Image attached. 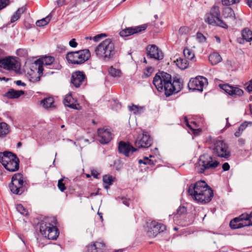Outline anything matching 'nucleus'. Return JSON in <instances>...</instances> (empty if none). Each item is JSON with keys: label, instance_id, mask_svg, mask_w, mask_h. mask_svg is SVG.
Returning a JSON list of instances; mask_svg holds the SVG:
<instances>
[{"label": "nucleus", "instance_id": "obj_1", "mask_svg": "<svg viewBox=\"0 0 252 252\" xmlns=\"http://www.w3.org/2000/svg\"><path fill=\"white\" fill-rule=\"evenodd\" d=\"M153 83L159 92H164L167 97L179 92L183 86L180 79L174 78L172 81L171 75L164 72H158Z\"/></svg>", "mask_w": 252, "mask_h": 252}, {"label": "nucleus", "instance_id": "obj_2", "mask_svg": "<svg viewBox=\"0 0 252 252\" xmlns=\"http://www.w3.org/2000/svg\"><path fill=\"white\" fill-rule=\"evenodd\" d=\"M209 148L212 151V155L205 154L200 157L198 164L195 166V170L198 173H203L206 170L215 169L220 164V140H214Z\"/></svg>", "mask_w": 252, "mask_h": 252}, {"label": "nucleus", "instance_id": "obj_3", "mask_svg": "<svg viewBox=\"0 0 252 252\" xmlns=\"http://www.w3.org/2000/svg\"><path fill=\"white\" fill-rule=\"evenodd\" d=\"M188 193L197 202L202 204L209 202L213 196V190L204 181H199L191 185L189 188Z\"/></svg>", "mask_w": 252, "mask_h": 252}, {"label": "nucleus", "instance_id": "obj_4", "mask_svg": "<svg viewBox=\"0 0 252 252\" xmlns=\"http://www.w3.org/2000/svg\"><path fill=\"white\" fill-rule=\"evenodd\" d=\"M57 222L54 217L44 218L37 225L41 235L48 239L56 240L59 235V230L56 226Z\"/></svg>", "mask_w": 252, "mask_h": 252}, {"label": "nucleus", "instance_id": "obj_5", "mask_svg": "<svg viewBox=\"0 0 252 252\" xmlns=\"http://www.w3.org/2000/svg\"><path fill=\"white\" fill-rule=\"evenodd\" d=\"M97 57L105 61H109L114 57L115 50L114 43L110 38L106 39L95 48Z\"/></svg>", "mask_w": 252, "mask_h": 252}, {"label": "nucleus", "instance_id": "obj_6", "mask_svg": "<svg viewBox=\"0 0 252 252\" xmlns=\"http://www.w3.org/2000/svg\"><path fill=\"white\" fill-rule=\"evenodd\" d=\"M0 162L6 170L10 172L17 171L19 168V158L15 154L10 152L0 153Z\"/></svg>", "mask_w": 252, "mask_h": 252}, {"label": "nucleus", "instance_id": "obj_7", "mask_svg": "<svg viewBox=\"0 0 252 252\" xmlns=\"http://www.w3.org/2000/svg\"><path fill=\"white\" fill-rule=\"evenodd\" d=\"M90 57V51L88 49H84L68 53L66 55V59L69 63L80 64L87 61Z\"/></svg>", "mask_w": 252, "mask_h": 252}, {"label": "nucleus", "instance_id": "obj_8", "mask_svg": "<svg viewBox=\"0 0 252 252\" xmlns=\"http://www.w3.org/2000/svg\"><path fill=\"white\" fill-rule=\"evenodd\" d=\"M26 184V182L23 180V175L16 173L12 176L9 187L13 194L21 195L25 190Z\"/></svg>", "mask_w": 252, "mask_h": 252}, {"label": "nucleus", "instance_id": "obj_9", "mask_svg": "<svg viewBox=\"0 0 252 252\" xmlns=\"http://www.w3.org/2000/svg\"><path fill=\"white\" fill-rule=\"evenodd\" d=\"M208 85L207 79L203 76H198L194 78H191L189 83L188 88L192 91L202 92L203 88Z\"/></svg>", "mask_w": 252, "mask_h": 252}, {"label": "nucleus", "instance_id": "obj_10", "mask_svg": "<svg viewBox=\"0 0 252 252\" xmlns=\"http://www.w3.org/2000/svg\"><path fill=\"white\" fill-rule=\"evenodd\" d=\"M205 21L213 26H220V16L219 6L215 5L209 14L206 15Z\"/></svg>", "mask_w": 252, "mask_h": 252}, {"label": "nucleus", "instance_id": "obj_11", "mask_svg": "<svg viewBox=\"0 0 252 252\" xmlns=\"http://www.w3.org/2000/svg\"><path fill=\"white\" fill-rule=\"evenodd\" d=\"M152 144V139L146 132H143L135 141L134 145L140 148H147Z\"/></svg>", "mask_w": 252, "mask_h": 252}, {"label": "nucleus", "instance_id": "obj_12", "mask_svg": "<svg viewBox=\"0 0 252 252\" xmlns=\"http://www.w3.org/2000/svg\"><path fill=\"white\" fill-rule=\"evenodd\" d=\"M248 214H243L238 217L234 218L230 221L229 225L232 229H237L246 226H249L247 223Z\"/></svg>", "mask_w": 252, "mask_h": 252}, {"label": "nucleus", "instance_id": "obj_13", "mask_svg": "<svg viewBox=\"0 0 252 252\" xmlns=\"http://www.w3.org/2000/svg\"><path fill=\"white\" fill-rule=\"evenodd\" d=\"M0 67L9 70H16L18 68V63L12 57L5 58L0 60Z\"/></svg>", "mask_w": 252, "mask_h": 252}, {"label": "nucleus", "instance_id": "obj_14", "mask_svg": "<svg viewBox=\"0 0 252 252\" xmlns=\"http://www.w3.org/2000/svg\"><path fill=\"white\" fill-rule=\"evenodd\" d=\"M55 61V59L52 56H45L37 60L36 63L39 64L38 68V73L41 75L45 70L44 67L48 65H51Z\"/></svg>", "mask_w": 252, "mask_h": 252}, {"label": "nucleus", "instance_id": "obj_15", "mask_svg": "<svg viewBox=\"0 0 252 252\" xmlns=\"http://www.w3.org/2000/svg\"><path fill=\"white\" fill-rule=\"evenodd\" d=\"M147 56L150 58L158 60H162L163 58V55L162 51L155 45H148L146 48Z\"/></svg>", "mask_w": 252, "mask_h": 252}, {"label": "nucleus", "instance_id": "obj_16", "mask_svg": "<svg viewBox=\"0 0 252 252\" xmlns=\"http://www.w3.org/2000/svg\"><path fill=\"white\" fill-rule=\"evenodd\" d=\"M221 90H223L226 94L233 97L241 96L244 94L242 89L228 84H221Z\"/></svg>", "mask_w": 252, "mask_h": 252}, {"label": "nucleus", "instance_id": "obj_17", "mask_svg": "<svg viewBox=\"0 0 252 252\" xmlns=\"http://www.w3.org/2000/svg\"><path fill=\"white\" fill-rule=\"evenodd\" d=\"M97 134L98 140L103 144L109 143L112 138L111 131L107 129L103 128L98 129Z\"/></svg>", "mask_w": 252, "mask_h": 252}, {"label": "nucleus", "instance_id": "obj_18", "mask_svg": "<svg viewBox=\"0 0 252 252\" xmlns=\"http://www.w3.org/2000/svg\"><path fill=\"white\" fill-rule=\"evenodd\" d=\"M85 79V74L82 71H78L72 73L71 82L76 88H78L83 84Z\"/></svg>", "mask_w": 252, "mask_h": 252}, {"label": "nucleus", "instance_id": "obj_19", "mask_svg": "<svg viewBox=\"0 0 252 252\" xmlns=\"http://www.w3.org/2000/svg\"><path fill=\"white\" fill-rule=\"evenodd\" d=\"M118 150L120 153L123 154L125 156L128 157L129 153H132L137 151V149L134 148L129 144L121 141L119 144Z\"/></svg>", "mask_w": 252, "mask_h": 252}, {"label": "nucleus", "instance_id": "obj_20", "mask_svg": "<svg viewBox=\"0 0 252 252\" xmlns=\"http://www.w3.org/2000/svg\"><path fill=\"white\" fill-rule=\"evenodd\" d=\"M146 27L145 25L135 28H128L123 30L120 32V34L121 36L126 37L130 35L141 32L145 30Z\"/></svg>", "mask_w": 252, "mask_h": 252}, {"label": "nucleus", "instance_id": "obj_21", "mask_svg": "<svg viewBox=\"0 0 252 252\" xmlns=\"http://www.w3.org/2000/svg\"><path fill=\"white\" fill-rule=\"evenodd\" d=\"M242 38H238L237 42L241 44H243L245 42L252 41V31L248 28H244L241 32Z\"/></svg>", "mask_w": 252, "mask_h": 252}, {"label": "nucleus", "instance_id": "obj_22", "mask_svg": "<svg viewBox=\"0 0 252 252\" xmlns=\"http://www.w3.org/2000/svg\"><path fill=\"white\" fill-rule=\"evenodd\" d=\"M151 229L150 232H153V236H156L158 233L163 232L166 229V226L161 223L152 222Z\"/></svg>", "mask_w": 252, "mask_h": 252}, {"label": "nucleus", "instance_id": "obj_23", "mask_svg": "<svg viewBox=\"0 0 252 252\" xmlns=\"http://www.w3.org/2000/svg\"><path fill=\"white\" fill-rule=\"evenodd\" d=\"M75 102L76 100L73 98L71 94L66 95L63 100V103L66 106L73 109H77L76 104L75 103Z\"/></svg>", "mask_w": 252, "mask_h": 252}, {"label": "nucleus", "instance_id": "obj_24", "mask_svg": "<svg viewBox=\"0 0 252 252\" xmlns=\"http://www.w3.org/2000/svg\"><path fill=\"white\" fill-rule=\"evenodd\" d=\"M25 93L24 91H16L13 89H10L5 94V96L10 99L17 98Z\"/></svg>", "mask_w": 252, "mask_h": 252}, {"label": "nucleus", "instance_id": "obj_25", "mask_svg": "<svg viewBox=\"0 0 252 252\" xmlns=\"http://www.w3.org/2000/svg\"><path fill=\"white\" fill-rule=\"evenodd\" d=\"M40 104L45 109H47L55 107L54 98L52 97L44 98L41 101Z\"/></svg>", "mask_w": 252, "mask_h": 252}, {"label": "nucleus", "instance_id": "obj_26", "mask_svg": "<svg viewBox=\"0 0 252 252\" xmlns=\"http://www.w3.org/2000/svg\"><path fill=\"white\" fill-rule=\"evenodd\" d=\"M26 8L25 6L19 8L12 16L10 22L13 23L18 20L20 18L21 14H23L26 11Z\"/></svg>", "mask_w": 252, "mask_h": 252}, {"label": "nucleus", "instance_id": "obj_27", "mask_svg": "<svg viewBox=\"0 0 252 252\" xmlns=\"http://www.w3.org/2000/svg\"><path fill=\"white\" fill-rule=\"evenodd\" d=\"M209 60L213 65H216L220 61V56L218 53H213L209 56Z\"/></svg>", "mask_w": 252, "mask_h": 252}, {"label": "nucleus", "instance_id": "obj_28", "mask_svg": "<svg viewBox=\"0 0 252 252\" xmlns=\"http://www.w3.org/2000/svg\"><path fill=\"white\" fill-rule=\"evenodd\" d=\"M230 155V151L227 144L221 141V158H227Z\"/></svg>", "mask_w": 252, "mask_h": 252}, {"label": "nucleus", "instance_id": "obj_29", "mask_svg": "<svg viewBox=\"0 0 252 252\" xmlns=\"http://www.w3.org/2000/svg\"><path fill=\"white\" fill-rule=\"evenodd\" d=\"M176 65L181 69H185L188 67V63L186 59L179 58L175 62Z\"/></svg>", "mask_w": 252, "mask_h": 252}, {"label": "nucleus", "instance_id": "obj_30", "mask_svg": "<svg viewBox=\"0 0 252 252\" xmlns=\"http://www.w3.org/2000/svg\"><path fill=\"white\" fill-rule=\"evenodd\" d=\"M184 55L186 58L188 60L195 61L194 60V52L189 48H185L183 51Z\"/></svg>", "mask_w": 252, "mask_h": 252}, {"label": "nucleus", "instance_id": "obj_31", "mask_svg": "<svg viewBox=\"0 0 252 252\" xmlns=\"http://www.w3.org/2000/svg\"><path fill=\"white\" fill-rule=\"evenodd\" d=\"M51 16L50 15H48L45 18H44L41 20H37L36 22V25L37 27H43L47 25L50 21Z\"/></svg>", "mask_w": 252, "mask_h": 252}, {"label": "nucleus", "instance_id": "obj_32", "mask_svg": "<svg viewBox=\"0 0 252 252\" xmlns=\"http://www.w3.org/2000/svg\"><path fill=\"white\" fill-rule=\"evenodd\" d=\"M109 74L113 77H119L121 75V71L120 69H116L113 66H111L108 70Z\"/></svg>", "mask_w": 252, "mask_h": 252}, {"label": "nucleus", "instance_id": "obj_33", "mask_svg": "<svg viewBox=\"0 0 252 252\" xmlns=\"http://www.w3.org/2000/svg\"><path fill=\"white\" fill-rule=\"evenodd\" d=\"M248 127V125H247V121L244 122L239 127L238 130L235 132L234 135L236 137H240L242 132Z\"/></svg>", "mask_w": 252, "mask_h": 252}, {"label": "nucleus", "instance_id": "obj_34", "mask_svg": "<svg viewBox=\"0 0 252 252\" xmlns=\"http://www.w3.org/2000/svg\"><path fill=\"white\" fill-rule=\"evenodd\" d=\"M144 109V107L139 106L134 104H132V106H129V110L133 111V113L135 114H140L143 112Z\"/></svg>", "mask_w": 252, "mask_h": 252}, {"label": "nucleus", "instance_id": "obj_35", "mask_svg": "<svg viewBox=\"0 0 252 252\" xmlns=\"http://www.w3.org/2000/svg\"><path fill=\"white\" fill-rule=\"evenodd\" d=\"M8 132V126L5 123H0V135H6Z\"/></svg>", "mask_w": 252, "mask_h": 252}, {"label": "nucleus", "instance_id": "obj_36", "mask_svg": "<svg viewBox=\"0 0 252 252\" xmlns=\"http://www.w3.org/2000/svg\"><path fill=\"white\" fill-rule=\"evenodd\" d=\"M222 15L225 18L232 17L234 15V12L231 8L226 7L222 9Z\"/></svg>", "mask_w": 252, "mask_h": 252}, {"label": "nucleus", "instance_id": "obj_37", "mask_svg": "<svg viewBox=\"0 0 252 252\" xmlns=\"http://www.w3.org/2000/svg\"><path fill=\"white\" fill-rule=\"evenodd\" d=\"M94 245L95 246L96 252H103L105 248V245L103 242H96Z\"/></svg>", "mask_w": 252, "mask_h": 252}, {"label": "nucleus", "instance_id": "obj_38", "mask_svg": "<svg viewBox=\"0 0 252 252\" xmlns=\"http://www.w3.org/2000/svg\"><path fill=\"white\" fill-rule=\"evenodd\" d=\"M16 209L18 212H19L21 214L24 216H28V210L24 207V206L21 204H19L16 205Z\"/></svg>", "mask_w": 252, "mask_h": 252}, {"label": "nucleus", "instance_id": "obj_39", "mask_svg": "<svg viewBox=\"0 0 252 252\" xmlns=\"http://www.w3.org/2000/svg\"><path fill=\"white\" fill-rule=\"evenodd\" d=\"M65 178H62L58 181V187L59 189L62 191L63 192L66 189V187L65 186V182L63 183V180Z\"/></svg>", "mask_w": 252, "mask_h": 252}, {"label": "nucleus", "instance_id": "obj_40", "mask_svg": "<svg viewBox=\"0 0 252 252\" xmlns=\"http://www.w3.org/2000/svg\"><path fill=\"white\" fill-rule=\"evenodd\" d=\"M103 181L104 183L108 185V186L111 185L113 182V178L112 176L104 175L103 177Z\"/></svg>", "mask_w": 252, "mask_h": 252}, {"label": "nucleus", "instance_id": "obj_41", "mask_svg": "<svg viewBox=\"0 0 252 252\" xmlns=\"http://www.w3.org/2000/svg\"><path fill=\"white\" fill-rule=\"evenodd\" d=\"M240 0H221V3L223 5L229 6L239 2Z\"/></svg>", "mask_w": 252, "mask_h": 252}, {"label": "nucleus", "instance_id": "obj_42", "mask_svg": "<svg viewBox=\"0 0 252 252\" xmlns=\"http://www.w3.org/2000/svg\"><path fill=\"white\" fill-rule=\"evenodd\" d=\"M9 3V0H0V10L5 8Z\"/></svg>", "mask_w": 252, "mask_h": 252}, {"label": "nucleus", "instance_id": "obj_43", "mask_svg": "<svg viewBox=\"0 0 252 252\" xmlns=\"http://www.w3.org/2000/svg\"><path fill=\"white\" fill-rule=\"evenodd\" d=\"M189 28L185 26L181 27L179 30V33L181 34H186L189 32Z\"/></svg>", "mask_w": 252, "mask_h": 252}, {"label": "nucleus", "instance_id": "obj_44", "mask_svg": "<svg viewBox=\"0 0 252 252\" xmlns=\"http://www.w3.org/2000/svg\"><path fill=\"white\" fill-rule=\"evenodd\" d=\"M196 38L199 42H204L206 40V38L203 34L197 32L196 34Z\"/></svg>", "mask_w": 252, "mask_h": 252}, {"label": "nucleus", "instance_id": "obj_45", "mask_svg": "<svg viewBox=\"0 0 252 252\" xmlns=\"http://www.w3.org/2000/svg\"><path fill=\"white\" fill-rule=\"evenodd\" d=\"M69 45L70 47L75 48L77 47L78 43L76 42L75 39H72L69 42Z\"/></svg>", "mask_w": 252, "mask_h": 252}, {"label": "nucleus", "instance_id": "obj_46", "mask_svg": "<svg viewBox=\"0 0 252 252\" xmlns=\"http://www.w3.org/2000/svg\"><path fill=\"white\" fill-rule=\"evenodd\" d=\"M95 247L94 244L88 247L87 252H96Z\"/></svg>", "mask_w": 252, "mask_h": 252}, {"label": "nucleus", "instance_id": "obj_47", "mask_svg": "<svg viewBox=\"0 0 252 252\" xmlns=\"http://www.w3.org/2000/svg\"><path fill=\"white\" fill-rule=\"evenodd\" d=\"M152 68L151 67H148L146 69V72H144V75L146 77H149L152 73Z\"/></svg>", "mask_w": 252, "mask_h": 252}, {"label": "nucleus", "instance_id": "obj_48", "mask_svg": "<svg viewBox=\"0 0 252 252\" xmlns=\"http://www.w3.org/2000/svg\"><path fill=\"white\" fill-rule=\"evenodd\" d=\"M247 218H247V223H249V226L252 225V212L248 214Z\"/></svg>", "mask_w": 252, "mask_h": 252}, {"label": "nucleus", "instance_id": "obj_49", "mask_svg": "<svg viewBox=\"0 0 252 252\" xmlns=\"http://www.w3.org/2000/svg\"><path fill=\"white\" fill-rule=\"evenodd\" d=\"M106 35L105 34H98L96 36H95L94 37V40L95 41H98L99 40V39L102 37H103V36H106Z\"/></svg>", "mask_w": 252, "mask_h": 252}, {"label": "nucleus", "instance_id": "obj_50", "mask_svg": "<svg viewBox=\"0 0 252 252\" xmlns=\"http://www.w3.org/2000/svg\"><path fill=\"white\" fill-rule=\"evenodd\" d=\"M222 168L224 171H227L229 169L230 166L227 162H225L224 164H223Z\"/></svg>", "mask_w": 252, "mask_h": 252}, {"label": "nucleus", "instance_id": "obj_51", "mask_svg": "<svg viewBox=\"0 0 252 252\" xmlns=\"http://www.w3.org/2000/svg\"><path fill=\"white\" fill-rule=\"evenodd\" d=\"M186 209L184 207H180L177 210V213L178 214H181L185 212Z\"/></svg>", "mask_w": 252, "mask_h": 252}, {"label": "nucleus", "instance_id": "obj_52", "mask_svg": "<svg viewBox=\"0 0 252 252\" xmlns=\"http://www.w3.org/2000/svg\"><path fill=\"white\" fill-rule=\"evenodd\" d=\"M122 202L124 204H125L126 206H129V199H127L126 198H122Z\"/></svg>", "mask_w": 252, "mask_h": 252}, {"label": "nucleus", "instance_id": "obj_53", "mask_svg": "<svg viewBox=\"0 0 252 252\" xmlns=\"http://www.w3.org/2000/svg\"><path fill=\"white\" fill-rule=\"evenodd\" d=\"M148 158L147 157H144L143 159H140L138 160V163L141 164L142 163L146 165L147 164V161L146 160V159Z\"/></svg>", "mask_w": 252, "mask_h": 252}, {"label": "nucleus", "instance_id": "obj_54", "mask_svg": "<svg viewBox=\"0 0 252 252\" xmlns=\"http://www.w3.org/2000/svg\"><path fill=\"white\" fill-rule=\"evenodd\" d=\"M92 175L95 178H98L99 173L95 170H92L91 171Z\"/></svg>", "mask_w": 252, "mask_h": 252}, {"label": "nucleus", "instance_id": "obj_55", "mask_svg": "<svg viewBox=\"0 0 252 252\" xmlns=\"http://www.w3.org/2000/svg\"><path fill=\"white\" fill-rule=\"evenodd\" d=\"M40 80V76H38L36 77L35 79H33V78L31 77V81L33 82H39Z\"/></svg>", "mask_w": 252, "mask_h": 252}, {"label": "nucleus", "instance_id": "obj_56", "mask_svg": "<svg viewBox=\"0 0 252 252\" xmlns=\"http://www.w3.org/2000/svg\"><path fill=\"white\" fill-rule=\"evenodd\" d=\"M65 0H58L57 4L58 6H61L64 4Z\"/></svg>", "mask_w": 252, "mask_h": 252}, {"label": "nucleus", "instance_id": "obj_57", "mask_svg": "<svg viewBox=\"0 0 252 252\" xmlns=\"http://www.w3.org/2000/svg\"><path fill=\"white\" fill-rule=\"evenodd\" d=\"M247 90L249 92L252 91V79L250 81V84L247 87Z\"/></svg>", "mask_w": 252, "mask_h": 252}, {"label": "nucleus", "instance_id": "obj_58", "mask_svg": "<svg viewBox=\"0 0 252 252\" xmlns=\"http://www.w3.org/2000/svg\"><path fill=\"white\" fill-rule=\"evenodd\" d=\"M146 160L148 162L147 164H148V165H154V161L153 160L150 159L148 158L146 159Z\"/></svg>", "mask_w": 252, "mask_h": 252}, {"label": "nucleus", "instance_id": "obj_59", "mask_svg": "<svg viewBox=\"0 0 252 252\" xmlns=\"http://www.w3.org/2000/svg\"><path fill=\"white\" fill-rule=\"evenodd\" d=\"M16 84L18 86H25L26 85V84L22 82L21 80H17L16 82Z\"/></svg>", "mask_w": 252, "mask_h": 252}, {"label": "nucleus", "instance_id": "obj_60", "mask_svg": "<svg viewBox=\"0 0 252 252\" xmlns=\"http://www.w3.org/2000/svg\"><path fill=\"white\" fill-rule=\"evenodd\" d=\"M184 122L186 124V125L189 127H190V126L189 125V121L188 120V119H187V117H184Z\"/></svg>", "mask_w": 252, "mask_h": 252}, {"label": "nucleus", "instance_id": "obj_61", "mask_svg": "<svg viewBox=\"0 0 252 252\" xmlns=\"http://www.w3.org/2000/svg\"><path fill=\"white\" fill-rule=\"evenodd\" d=\"M227 25L221 20V28L227 29Z\"/></svg>", "mask_w": 252, "mask_h": 252}, {"label": "nucleus", "instance_id": "obj_62", "mask_svg": "<svg viewBox=\"0 0 252 252\" xmlns=\"http://www.w3.org/2000/svg\"><path fill=\"white\" fill-rule=\"evenodd\" d=\"M247 3L250 7H251L252 3V0H246Z\"/></svg>", "mask_w": 252, "mask_h": 252}, {"label": "nucleus", "instance_id": "obj_63", "mask_svg": "<svg viewBox=\"0 0 252 252\" xmlns=\"http://www.w3.org/2000/svg\"><path fill=\"white\" fill-rule=\"evenodd\" d=\"M248 126H252V122H247Z\"/></svg>", "mask_w": 252, "mask_h": 252}, {"label": "nucleus", "instance_id": "obj_64", "mask_svg": "<svg viewBox=\"0 0 252 252\" xmlns=\"http://www.w3.org/2000/svg\"><path fill=\"white\" fill-rule=\"evenodd\" d=\"M215 37L216 39L218 42H219V43L220 42V37L218 36H215Z\"/></svg>", "mask_w": 252, "mask_h": 252}]
</instances>
